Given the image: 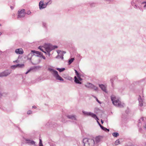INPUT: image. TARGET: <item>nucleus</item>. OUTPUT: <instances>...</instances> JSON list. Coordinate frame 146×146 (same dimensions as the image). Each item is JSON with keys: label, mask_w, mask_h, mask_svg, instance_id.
<instances>
[{"label": "nucleus", "mask_w": 146, "mask_h": 146, "mask_svg": "<svg viewBox=\"0 0 146 146\" xmlns=\"http://www.w3.org/2000/svg\"><path fill=\"white\" fill-rule=\"evenodd\" d=\"M31 52H32L33 53H36V52H37V51H36L35 50H31Z\"/></svg>", "instance_id": "obj_22"}, {"label": "nucleus", "mask_w": 146, "mask_h": 146, "mask_svg": "<svg viewBox=\"0 0 146 146\" xmlns=\"http://www.w3.org/2000/svg\"><path fill=\"white\" fill-rule=\"evenodd\" d=\"M42 58H43L44 59H45V57L44 56H42Z\"/></svg>", "instance_id": "obj_27"}, {"label": "nucleus", "mask_w": 146, "mask_h": 146, "mask_svg": "<svg viewBox=\"0 0 146 146\" xmlns=\"http://www.w3.org/2000/svg\"><path fill=\"white\" fill-rule=\"evenodd\" d=\"M9 74H6V72L3 73L1 74V75H0V76H5Z\"/></svg>", "instance_id": "obj_16"}, {"label": "nucleus", "mask_w": 146, "mask_h": 146, "mask_svg": "<svg viewBox=\"0 0 146 146\" xmlns=\"http://www.w3.org/2000/svg\"><path fill=\"white\" fill-rule=\"evenodd\" d=\"M101 140V139L100 137H97L95 139V142L96 143L99 142Z\"/></svg>", "instance_id": "obj_11"}, {"label": "nucleus", "mask_w": 146, "mask_h": 146, "mask_svg": "<svg viewBox=\"0 0 146 146\" xmlns=\"http://www.w3.org/2000/svg\"><path fill=\"white\" fill-rule=\"evenodd\" d=\"M83 142L84 143L85 146H86L89 145L88 142L90 141V140H88L86 138L83 140Z\"/></svg>", "instance_id": "obj_6"}, {"label": "nucleus", "mask_w": 146, "mask_h": 146, "mask_svg": "<svg viewBox=\"0 0 146 146\" xmlns=\"http://www.w3.org/2000/svg\"><path fill=\"white\" fill-rule=\"evenodd\" d=\"M37 52H36V53H35V54H36L37 55H41L40 53V52H39L38 51H37Z\"/></svg>", "instance_id": "obj_21"}, {"label": "nucleus", "mask_w": 146, "mask_h": 146, "mask_svg": "<svg viewBox=\"0 0 146 146\" xmlns=\"http://www.w3.org/2000/svg\"><path fill=\"white\" fill-rule=\"evenodd\" d=\"M42 47H40V46H39V47H38V48H39V49H40V50L41 51H42L43 52H44V53H45L46 54V52H44V51H43V49H42Z\"/></svg>", "instance_id": "obj_20"}, {"label": "nucleus", "mask_w": 146, "mask_h": 146, "mask_svg": "<svg viewBox=\"0 0 146 146\" xmlns=\"http://www.w3.org/2000/svg\"><path fill=\"white\" fill-rule=\"evenodd\" d=\"M83 113H84L85 114H86V115H89L90 114V113H85V112H84V111H83Z\"/></svg>", "instance_id": "obj_23"}, {"label": "nucleus", "mask_w": 146, "mask_h": 146, "mask_svg": "<svg viewBox=\"0 0 146 146\" xmlns=\"http://www.w3.org/2000/svg\"><path fill=\"white\" fill-rule=\"evenodd\" d=\"M100 87L104 91H106V87L103 85H100Z\"/></svg>", "instance_id": "obj_12"}, {"label": "nucleus", "mask_w": 146, "mask_h": 146, "mask_svg": "<svg viewBox=\"0 0 146 146\" xmlns=\"http://www.w3.org/2000/svg\"><path fill=\"white\" fill-rule=\"evenodd\" d=\"M24 66L23 64H18L16 65H13L11 66V68H15L17 67V66H18L19 67H21L22 66Z\"/></svg>", "instance_id": "obj_10"}, {"label": "nucleus", "mask_w": 146, "mask_h": 146, "mask_svg": "<svg viewBox=\"0 0 146 146\" xmlns=\"http://www.w3.org/2000/svg\"><path fill=\"white\" fill-rule=\"evenodd\" d=\"M119 140H117L116 141V143H119Z\"/></svg>", "instance_id": "obj_28"}, {"label": "nucleus", "mask_w": 146, "mask_h": 146, "mask_svg": "<svg viewBox=\"0 0 146 146\" xmlns=\"http://www.w3.org/2000/svg\"><path fill=\"white\" fill-rule=\"evenodd\" d=\"M75 71L77 77L76 76L74 77V82L77 84H81V83L80 81H81L82 79L80 77V75L76 70H75Z\"/></svg>", "instance_id": "obj_1"}, {"label": "nucleus", "mask_w": 146, "mask_h": 146, "mask_svg": "<svg viewBox=\"0 0 146 146\" xmlns=\"http://www.w3.org/2000/svg\"><path fill=\"white\" fill-rule=\"evenodd\" d=\"M97 122L98 123V124H99V125H100V127H101V128L103 130H108V131H109V130L108 129H107L105 128V127H103V126H102L101 125H100V124L99 123V122L98 121H97Z\"/></svg>", "instance_id": "obj_14"}, {"label": "nucleus", "mask_w": 146, "mask_h": 146, "mask_svg": "<svg viewBox=\"0 0 146 146\" xmlns=\"http://www.w3.org/2000/svg\"><path fill=\"white\" fill-rule=\"evenodd\" d=\"M91 115L92 116V117L94 118L96 117L97 119V121H98V120H99V119H98V118L96 116V115L95 114H92Z\"/></svg>", "instance_id": "obj_19"}, {"label": "nucleus", "mask_w": 146, "mask_h": 146, "mask_svg": "<svg viewBox=\"0 0 146 146\" xmlns=\"http://www.w3.org/2000/svg\"><path fill=\"white\" fill-rule=\"evenodd\" d=\"M144 127L146 129V125H145V126Z\"/></svg>", "instance_id": "obj_31"}, {"label": "nucleus", "mask_w": 146, "mask_h": 146, "mask_svg": "<svg viewBox=\"0 0 146 146\" xmlns=\"http://www.w3.org/2000/svg\"><path fill=\"white\" fill-rule=\"evenodd\" d=\"M56 69L58 70L60 72H61L64 71L65 70V68H57Z\"/></svg>", "instance_id": "obj_13"}, {"label": "nucleus", "mask_w": 146, "mask_h": 146, "mask_svg": "<svg viewBox=\"0 0 146 146\" xmlns=\"http://www.w3.org/2000/svg\"><path fill=\"white\" fill-rule=\"evenodd\" d=\"M55 77L57 80H60L61 81H63V79L58 74H57Z\"/></svg>", "instance_id": "obj_9"}, {"label": "nucleus", "mask_w": 146, "mask_h": 146, "mask_svg": "<svg viewBox=\"0 0 146 146\" xmlns=\"http://www.w3.org/2000/svg\"><path fill=\"white\" fill-rule=\"evenodd\" d=\"M97 101L98 102V100H97Z\"/></svg>", "instance_id": "obj_39"}, {"label": "nucleus", "mask_w": 146, "mask_h": 146, "mask_svg": "<svg viewBox=\"0 0 146 146\" xmlns=\"http://www.w3.org/2000/svg\"><path fill=\"white\" fill-rule=\"evenodd\" d=\"M39 146H43L42 143L41 144H39Z\"/></svg>", "instance_id": "obj_29"}, {"label": "nucleus", "mask_w": 146, "mask_h": 146, "mask_svg": "<svg viewBox=\"0 0 146 146\" xmlns=\"http://www.w3.org/2000/svg\"><path fill=\"white\" fill-rule=\"evenodd\" d=\"M43 47L46 49V50L47 52H49L52 49L51 46H50L48 45H46Z\"/></svg>", "instance_id": "obj_5"}, {"label": "nucleus", "mask_w": 146, "mask_h": 146, "mask_svg": "<svg viewBox=\"0 0 146 146\" xmlns=\"http://www.w3.org/2000/svg\"><path fill=\"white\" fill-rule=\"evenodd\" d=\"M61 58L62 59H63V57L62 56L61 57Z\"/></svg>", "instance_id": "obj_32"}, {"label": "nucleus", "mask_w": 146, "mask_h": 146, "mask_svg": "<svg viewBox=\"0 0 146 146\" xmlns=\"http://www.w3.org/2000/svg\"><path fill=\"white\" fill-rule=\"evenodd\" d=\"M15 52L17 54H22L23 53V51L22 49L19 48L16 49Z\"/></svg>", "instance_id": "obj_4"}, {"label": "nucleus", "mask_w": 146, "mask_h": 146, "mask_svg": "<svg viewBox=\"0 0 146 146\" xmlns=\"http://www.w3.org/2000/svg\"><path fill=\"white\" fill-rule=\"evenodd\" d=\"M39 144H42V141H41V139H40V143H39Z\"/></svg>", "instance_id": "obj_25"}, {"label": "nucleus", "mask_w": 146, "mask_h": 146, "mask_svg": "<svg viewBox=\"0 0 146 146\" xmlns=\"http://www.w3.org/2000/svg\"><path fill=\"white\" fill-rule=\"evenodd\" d=\"M74 60V58H72L71 59L69 60V64H71Z\"/></svg>", "instance_id": "obj_18"}, {"label": "nucleus", "mask_w": 146, "mask_h": 146, "mask_svg": "<svg viewBox=\"0 0 146 146\" xmlns=\"http://www.w3.org/2000/svg\"><path fill=\"white\" fill-rule=\"evenodd\" d=\"M48 55L49 56H50V53H48Z\"/></svg>", "instance_id": "obj_33"}, {"label": "nucleus", "mask_w": 146, "mask_h": 146, "mask_svg": "<svg viewBox=\"0 0 146 146\" xmlns=\"http://www.w3.org/2000/svg\"><path fill=\"white\" fill-rule=\"evenodd\" d=\"M31 113V111H28V114H30Z\"/></svg>", "instance_id": "obj_24"}, {"label": "nucleus", "mask_w": 146, "mask_h": 146, "mask_svg": "<svg viewBox=\"0 0 146 146\" xmlns=\"http://www.w3.org/2000/svg\"><path fill=\"white\" fill-rule=\"evenodd\" d=\"M65 53V52H64L60 51L58 53V55L60 56L61 55H62Z\"/></svg>", "instance_id": "obj_15"}, {"label": "nucleus", "mask_w": 146, "mask_h": 146, "mask_svg": "<svg viewBox=\"0 0 146 146\" xmlns=\"http://www.w3.org/2000/svg\"><path fill=\"white\" fill-rule=\"evenodd\" d=\"M112 134L113 136L115 137H117L119 135L118 133H114Z\"/></svg>", "instance_id": "obj_17"}, {"label": "nucleus", "mask_w": 146, "mask_h": 146, "mask_svg": "<svg viewBox=\"0 0 146 146\" xmlns=\"http://www.w3.org/2000/svg\"><path fill=\"white\" fill-rule=\"evenodd\" d=\"M13 62H14L17 63L18 62V61L17 60L14 61Z\"/></svg>", "instance_id": "obj_26"}, {"label": "nucleus", "mask_w": 146, "mask_h": 146, "mask_svg": "<svg viewBox=\"0 0 146 146\" xmlns=\"http://www.w3.org/2000/svg\"><path fill=\"white\" fill-rule=\"evenodd\" d=\"M97 101L98 102V100H97Z\"/></svg>", "instance_id": "obj_40"}, {"label": "nucleus", "mask_w": 146, "mask_h": 146, "mask_svg": "<svg viewBox=\"0 0 146 146\" xmlns=\"http://www.w3.org/2000/svg\"><path fill=\"white\" fill-rule=\"evenodd\" d=\"M97 101L98 102V100H97Z\"/></svg>", "instance_id": "obj_38"}, {"label": "nucleus", "mask_w": 146, "mask_h": 146, "mask_svg": "<svg viewBox=\"0 0 146 146\" xmlns=\"http://www.w3.org/2000/svg\"><path fill=\"white\" fill-rule=\"evenodd\" d=\"M24 10H22L21 11H19V17H20L23 16L24 15Z\"/></svg>", "instance_id": "obj_7"}, {"label": "nucleus", "mask_w": 146, "mask_h": 146, "mask_svg": "<svg viewBox=\"0 0 146 146\" xmlns=\"http://www.w3.org/2000/svg\"><path fill=\"white\" fill-rule=\"evenodd\" d=\"M111 100L114 105L115 106L119 105V102L115 97H112Z\"/></svg>", "instance_id": "obj_2"}, {"label": "nucleus", "mask_w": 146, "mask_h": 146, "mask_svg": "<svg viewBox=\"0 0 146 146\" xmlns=\"http://www.w3.org/2000/svg\"><path fill=\"white\" fill-rule=\"evenodd\" d=\"M39 6L40 9H41L45 8L46 7V5L44 4L43 1H41L39 3Z\"/></svg>", "instance_id": "obj_3"}, {"label": "nucleus", "mask_w": 146, "mask_h": 146, "mask_svg": "<svg viewBox=\"0 0 146 146\" xmlns=\"http://www.w3.org/2000/svg\"><path fill=\"white\" fill-rule=\"evenodd\" d=\"M28 72H27L26 74H27L28 73Z\"/></svg>", "instance_id": "obj_36"}, {"label": "nucleus", "mask_w": 146, "mask_h": 146, "mask_svg": "<svg viewBox=\"0 0 146 146\" xmlns=\"http://www.w3.org/2000/svg\"><path fill=\"white\" fill-rule=\"evenodd\" d=\"M144 7H146V5L144 6Z\"/></svg>", "instance_id": "obj_34"}, {"label": "nucleus", "mask_w": 146, "mask_h": 146, "mask_svg": "<svg viewBox=\"0 0 146 146\" xmlns=\"http://www.w3.org/2000/svg\"><path fill=\"white\" fill-rule=\"evenodd\" d=\"M54 48H57V47H54Z\"/></svg>", "instance_id": "obj_37"}, {"label": "nucleus", "mask_w": 146, "mask_h": 146, "mask_svg": "<svg viewBox=\"0 0 146 146\" xmlns=\"http://www.w3.org/2000/svg\"><path fill=\"white\" fill-rule=\"evenodd\" d=\"M49 70H50L51 71L53 72L54 74L55 77L57 74H58V73L57 71L51 69H49Z\"/></svg>", "instance_id": "obj_8"}, {"label": "nucleus", "mask_w": 146, "mask_h": 146, "mask_svg": "<svg viewBox=\"0 0 146 146\" xmlns=\"http://www.w3.org/2000/svg\"><path fill=\"white\" fill-rule=\"evenodd\" d=\"M1 35V33L0 32V35Z\"/></svg>", "instance_id": "obj_35"}, {"label": "nucleus", "mask_w": 146, "mask_h": 146, "mask_svg": "<svg viewBox=\"0 0 146 146\" xmlns=\"http://www.w3.org/2000/svg\"><path fill=\"white\" fill-rule=\"evenodd\" d=\"M101 123H102V124L104 122H103V121L102 120H101Z\"/></svg>", "instance_id": "obj_30"}]
</instances>
